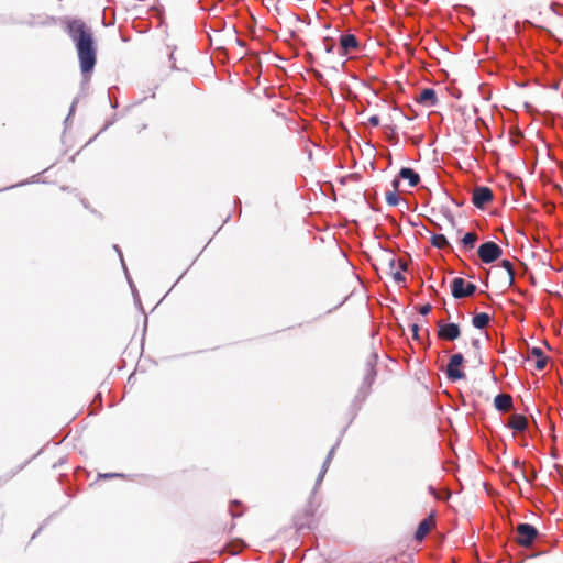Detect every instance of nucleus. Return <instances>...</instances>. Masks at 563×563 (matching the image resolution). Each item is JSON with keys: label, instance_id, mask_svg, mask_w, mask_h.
<instances>
[{"label": "nucleus", "instance_id": "1", "mask_svg": "<svg viewBox=\"0 0 563 563\" xmlns=\"http://www.w3.org/2000/svg\"><path fill=\"white\" fill-rule=\"evenodd\" d=\"M65 30L76 47L81 74L88 80L97 62V44L92 29L82 20L74 19L66 23Z\"/></svg>", "mask_w": 563, "mask_h": 563}, {"label": "nucleus", "instance_id": "2", "mask_svg": "<svg viewBox=\"0 0 563 563\" xmlns=\"http://www.w3.org/2000/svg\"><path fill=\"white\" fill-rule=\"evenodd\" d=\"M451 291H452V296L456 299L471 297L476 291V285L473 283L466 282L462 277H456L452 280Z\"/></svg>", "mask_w": 563, "mask_h": 563}, {"label": "nucleus", "instance_id": "3", "mask_svg": "<svg viewBox=\"0 0 563 563\" xmlns=\"http://www.w3.org/2000/svg\"><path fill=\"white\" fill-rule=\"evenodd\" d=\"M516 542L521 547H530L538 536V530L529 523H519L516 528Z\"/></svg>", "mask_w": 563, "mask_h": 563}, {"label": "nucleus", "instance_id": "4", "mask_svg": "<svg viewBox=\"0 0 563 563\" xmlns=\"http://www.w3.org/2000/svg\"><path fill=\"white\" fill-rule=\"evenodd\" d=\"M526 364L538 372H543L548 365V356L544 354L542 349L532 347L528 352Z\"/></svg>", "mask_w": 563, "mask_h": 563}, {"label": "nucleus", "instance_id": "5", "mask_svg": "<svg viewBox=\"0 0 563 563\" xmlns=\"http://www.w3.org/2000/svg\"><path fill=\"white\" fill-rule=\"evenodd\" d=\"M464 362V357L461 353L453 354L450 357V361L446 366V375L450 382L455 383L459 379L463 378L464 373L462 371V364Z\"/></svg>", "mask_w": 563, "mask_h": 563}, {"label": "nucleus", "instance_id": "6", "mask_svg": "<svg viewBox=\"0 0 563 563\" xmlns=\"http://www.w3.org/2000/svg\"><path fill=\"white\" fill-rule=\"evenodd\" d=\"M501 249L495 242H485L478 247V256L482 262L489 264L501 255Z\"/></svg>", "mask_w": 563, "mask_h": 563}, {"label": "nucleus", "instance_id": "7", "mask_svg": "<svg viewBox=\"0 0 563 563\" xmlns=\"http://www.w3.org/2000/svg\"><path fill=\"white\" fill-rule=\"evenodd\" d=\"M494 199L490 188L486 186L475 187L472 194V202L478 209H484Z\"/></svg>", "mask_w": 563, "mask_h": 563}, {"label": "nucleus", "instance_id": "8", "mask_svg": "<svg viewBox=\"0 0 563 563\" xmlns=\"http://www.w3.org/2000/svg\"><path fill=\"white\" fill-rule=\"evenodd\" d=\"M438 334L442 340L454 341L460 336V328L455 323H439Z\"/></svg>", "mask_w": 563, "mask_h": 563}, {"label": "nucleus", "instance_id": "9", "mask_svg": "<svg viewBox=\"0 0 563 563\" xmlns=\"http://www.w3.org/2000/svg\"><path fill=\"white\" fill-rule=\"evenodd\" d=\"M340 55L344 56L351 52L357 51L358 41L353 34H344L340 37Z\"/></svg>", "mask_w": 563, "mask_h": 563}, {"label": "nucleus", "instance_id": "10", "mask_svg": "<svg viewBox=\"0 0 563 563\" xmlns=\"http://www.w3.org/2000/svg\"><path fill=\"white\" fill-rule=\"evenodd\" d=\"M434 526H435V520L432 515L424 518L419 523L418 529L416 530V533H415L416 540L422 541Z\"/></svg>", "mask_w": 563, "mask_h": 563}, {"label": "nucleus", "instance_id": "11", "mask_svg": "<svg viewBox=\"0 0 563 563\" xmlns=\"http://www.w3.org/2000/svg\"><path fill=\"white\" fill-rule=\"evenodd\" d=\"M494 406L498 411L509 412L514 408L512 397L508 394H499L494 399Z\"/></svg>", "mask_w": 563, "mask_h": 563}, {"label": "nucleus", "instance_id": "12", "mask_svg": "<svg viewBox=\"0 0 563 563\" xmlns=\"http://www.w3.org/2000/svg\"><path fill=\"white\" fill-rule=\"evenodd\" d=\"M507 426L514 431L522 432L527 429L528 421L525 416L515 413L509 417Z\"/></svg>", "mask_w": 563, "mask_h": 563}, {"label": "nucleus", "instance_id": "13", "mask_svg": "<svg viewBox=\"0 0 563 563\" xmlns=\"http://www.w3.org/2000/svg\"><path fill=\"white\" fill-rule=\"evenodd\" d=\"M397 179L408 180L409 187H416L420 183V176L409 167H402Z\"/></svg>", "mask_w": 563, "mask_h": 563}, {"label": "nucleus", "instance_id": "14", "mask_svg": "<svg viewBox=\"0 0 563 563\" xmlns=\"http://www.w3.org/2000/svg\"><path fill=\"white\" fill-rule=\"evenodd\" d=\"M417 101L422 104L434 106L438 101L435 91L431 88L423 89L419 93Z\"/></svg>", "mask_w": 563, "mask_h": 563}, {"label": "nucleus", "instance_id": "15", "mask_svg": "<svg viewBox=\"0 0 563 563\" xmlns=\"http://www.w3.org/2000/svg\"><path fill=\"white\" fill-rule=\"evenodd\" d=\"M393 190L386 192V202L389 206H397L399 203V196L397 195V190L399 189V179L395 178L391 183Z\"/></svg>", "mask_w": 563, "mask_h": 563}, {"label": "nucleus", "instance_id": "16", "mask_svg": "<svg viewBox=\"0 0 563 563\" xmlns=\"http://www.w3.org/2000/svg\"><path fill=\"white\" fill-rule=\"evenodd\" d=\"M478 240V235L476 232H467L461 240L462 247L465 251L473 250Z\"/></svg>", "mask_w": 563, "mask_h": 563}, {"label": "nucleus", "instance_id": "17", "mask_svg": "<svg viewBox=\"0 0 563 563\" xmlns=\"http://www.w3.org/2000/svg\"><path fill=\"white\" fill-rule=\"evenodd\" d=\"M489 316L485 312H482L473 317L472 323L477 329H484L489 323Z\"/></svg>", "mask_w": 563, "mask_h": 563}, {"label": "nucleus", "instance_id": "18", "mask_svg": "<svg viewBox=\"0 0 563 563\" xmlns=\"http://www.w3.org/2000/svg\"><path fill=\"white\" fill-rule=\"evenodd\" d=\"M432 244L438 249H445L448 247L449 241L443 234H437L432 238Z\"/></svg>", "mask_w": 563, "mask_h": 563}, {"label": "nucleus", "instance_id": "19", "mask_svg": "<svg viewBox=\"0 0 563 563\" xmlns=\"http://www.w3.org/2000/svg\"><path fill=\"white\" fill-rule=\"evenodd\" d=\"M389 267L390 269H397L400 272L407 271V263L404 260H396L395 257H391L389 261Z\"/></svg>", "mask_w": 563, "mask_h": 563}, {"label": "nucleus", "instance_id": "20", "mask_svg": "<svg viewBox=\"0 0 563 563\" xmlns=\"http://www.w3.org/2000/svg\"><path fill=\"white\" fill-rule=\"evenodd\" d=\"M501 267L506 271L508 279L510 280V283H512L514 277H515V272H514V266H512L511 262L508 261V260H504L501 262Z\"/></svg>", "mask_w": 563, "mask_h": 563}, {"label": "nucleus", "instance_id": "21", "mask_svg": "<svg viewBox=\"0 0 563 563\" xmlns=\"http://www.w3.org/2000/svg\"><path fill=\"white\" fill-rule=\"evenodd\" d=\"M390 271H391L393 278L397 284L405 282V276H404L402 272L397 271L396 268L390 269Z\"/></svg>", "mask_w": 563, "mask_h": 563}, {"label": "nucleus", "instance_id": "22", "mask_svg": "<svg viewBox=\"0 0 563 563\" xmlns=\"http://www.w3.org/2000/svg\"><path fill=\"white\" fill-rule=\"evenodd\" d=\"M551 10L558 15H563V5H561V4H558V3L551 4Z\"/></svg>", "mask_w": 563, "mask_h": 563}, {"label": "nucleus", "instance_id": "23", "mask_svg": "<svg viewBox=\"0 0 563 563\" xmlns=\"http://www.w3.org/2000/svg\"><path fill=\"white\" fill-rule=\"evenodd\" d=\"M380 123V119L378 115H372L368 118V124L372 125V126H378Z\"/></svg>", "mask_w": 563, "mask_h": 563}, {"label": "nucleus", "instance_id": "24", "mask_svg": "<svg viewBox=\"0 0 563 563\" xmlns=\"http://www.w3.org/2000/svg\"><path fill=\"white\" fill-rule=\"evenodd\" d=\"M431 311V306L430 305H423L420 307L419 309V312L422 314V316H427L429 312Z\"/></svg>", "mask_w": 563, "mask_h": 563}, {"label": "nucleus", "instance_id": "25", "mask_svg": "<svg viewBox=\"0 0 563 563\" xmlns=\"http://www.w3.org/2000/svg\"><path fill=\"white\" fill-rule=\"evenodd\" d=\"M240 549H241L240 544H235L232 548L230 545L227 547L228 552H230L231 554H236L240 551Z\"/></svg>", "mask_w": 563, "mask_h": 563}, {"label": "nucleus", "instance_id": "26", "mask_svg": "<svg viewBox=\"0 0 563 563\" xmlns=\"http://www.w3.org/2000/svg\"><path fill=\"white\" fill-rule=\"evenodd\" d=\"M411 331L413 333V336L417 339L418 338L419 327L417 324H412L411 325Z\"/></svg>", "mask_w": 563, "mask_h": 563}, {"label": "nucleus", "instance_id": "27", "mask_svg": "<svg viewBox=\"0 0 563 563\" xmlns=\"http://www.w3.org/2000/svg\"><path fill=\"white\" fill-rule=\"evenodd\" d=\"M455 391H456L457 396L462 398V401L465 404V396H464V394L461 393L460 389H455Z\"/></svg>", "mask_w": 563, "mask_h": 563}, {"label": "nucleus", "instance_id": "28", "mask_svg": "<svg viewBox=\"0 0 563 563\" xmlns=\"http://www.w3.org/2000/svg\"><path fill=\"white\" fill-rule=\"evenodd\" d=\"M443 394H445L446 396L449 397H453L450 393H449V389H443Z\"/></svg>", "mask_w": 563, "mask_h": 563}, {"label": "nucleus", "instance_id": "29", "mask_svg": "<svg viewBox=\"0 0 563 563\" xmlns=\"http://www.w3.org/2000/svg\"><path fill=\"white\" fill-rule=\"evenodd\" d=\"M114 249L117 250V252L119 253L120 257L122 258V253H121V251L119 250L118 245H114Z\"/></svg>", "mask_w": 563, "mask_h": 563}, {"label": "nucleus", "instance_id": "30", "mask_svg": "<svg viewBox=\"0 0 563 563\" xmlns=\"http://www.w3.org/2000/svg\"><path fill=\"white\" fill-rule=\"evenodd\" d=\"M473 344H474L475 346H477V345H478V340H474V341H473Z\"/></svg>", "mask_w": 563, "mask_h": 563}, {"label": "nucleus", "instance_id": "31", "mask_svg": "<svg viewBox=\"0 0 563 563\" xmlns=\"http://www.w3.org/2000/svg\"><path fill=\"white\" fill-rule=\"evenodd\" d=\"M324 3L329 4L331 0H322Z\"/></svg>", "mask_w": 563, "mask_h": 563}, {"label": "nucleus", "instance_id": "32", "mask_svg": "<svg viewBox=\"0 0 563 563\" xmlns=\"http://www.w3.org/2000/svg\"><path fill=\"white\" fill-rule=\"evenodd\" d=\"M327 51L330 53L332 52V46L331 47H328Z\"/></svg>", "mask_w": 563, "mask_h": 563}]
</instances>
